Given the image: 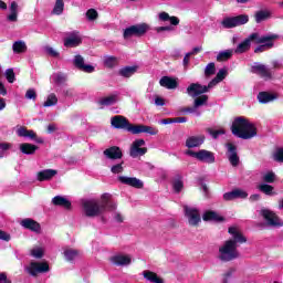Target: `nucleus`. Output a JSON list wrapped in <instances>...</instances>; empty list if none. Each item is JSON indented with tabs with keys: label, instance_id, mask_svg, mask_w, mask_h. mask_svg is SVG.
Returning a JSON list of instances; mask_svg holds the SVG:
<instances>
[{
	"label": "nucleus",
	"instance_id": "nucleus-1",
	"mask_svg": "<svg viewBox=\"0 0 283 283\" xmlns=\"http://www.w3.org/2000/svg\"><path fill=\"white\" fill-rule=\"evenodd\" d=\"M228 233L231 235V238L219 247L218 259L221 260V262H231L233 260H238V258H240L238 245L247 242V237H244V234H242V230L235 226L230 227L228 229Z\"/></svg>",
	"mask_w": 283,
	"mask_h": 283
},
{
	"label": "nucleus",
	"instance_id": "nucleus-2",
	"mask_svg": "<svg viewBox=\"0 0 283 283\" xmlns=\"http://www.w3.org/2000/svg\"><path fill=\"white\" fill-rule=\"evenodd\" d=\"M116 202L112 201L111 193H103L99 199H83L82 212L86 218H98L103 216L105 211H116Z\"/></svg>",
	"mask_w": 283,
	"mask_h": 283
},
{
	"label": "nucleus",
	"instance_id": "nucleus-3",
	"mask_svg": "<svg viewBox=\"0 0 283 283\" xmlns=\"http://www.w3.org/2000/svg\"><path fill=\"white\" fill-rule=\"evenodd\" d=\"M231 132L237 138H242V140H251L258 136V127L249 118L240 116L235 117L232 122Z\"/></svg>",
	"mask_w": 283,
	"mask_h": 283
},
{
	"label": "nucleus",
	"instance_id": "nucleus-4",
	"mask_svg": "<svg viewBox=\"0 0 283 283\" xmlns=\"http://www.w3.org/2000/svg\"><path fill=\"white\" fill-rule=\"evenodd\" d=\"M227 78V69H221L217 73V76L209 82V84L201 85L198 83H192L187 87V94L189 96H200L201 94H207L210 90H213L218 83H222Z\"/></svg>",
	"mask_w": 283,
	"mask_h": 283
},
{
	"label": "nucleus",
	"instance_id": "nucleus-5",
	"mask_svg": "<svg viewBox=\"0 0 283 283\" xmlns=\"http://www.w3.org/2000/svg\"><path fill=\"white\" fill-rule=\"evenodd\" d=\"M158 21L161 23H167V21H169L170 25L156 27L154 30L157 34H163V32H171L174 31V27L180 25V18L176 15H169V13L166 11L158 13Z\"/></svg>",
	"mask_w": 283,
	"mask_h": 283
},
{
	"label": "nucleus",
	"instance_id": "nucleus-6",
	"mask_svg": "<svg viewBox=\"0 0 283 283\" xmlns=\"http://www.w3.org/2000/svg\"><path fill=\"white\" fill-rule=\"evenodd\" d=\"M25 273L31 275V277H36L43 273H50V263L46 261H31L24 268Z\"/></svg>",
	"mask_w": 283,
	"mask_h": 283
},
{
	"label": "nucleus",
	"instance_id": "nucleus-7",
	"mask_svg": "<svg viewBox=\"0 0 283 283\" xmlns=\"http://www.w3.org/2000/svg\"><path fill=\"white\" fill-rule=\"evenodd\" d=\"M259 216H261L268 227H274L275 229H280V227H283V220L270 209H261L259 211Z\"/></svg>",
	"mask_w": 283,
	"mask_h": 283
},
{
	"label": "nucleus",
	"instance_id": "nucleus-8",
	"mask_svg": "<svg viewBox=\"0 0 283 283\" xmlns=\"http://www.w3.org/2000/svg\"><path fill=\"white\" fill-rule=\"evenodd\" d=\"M277 39L276 34H268V35H260L258 33V39H254V42L256 45H259L254 52L258 54L259 52H264L265 50H271L273 48L275 41Z\"/></svg>",
	"mask_w": 283,
	"mask_h": 283
},
{
	"label": "nucleus",
	"instance_id": "nucleus-9",
	"mask_svg": "<svg viewBox=\"0 0 283 283\" xmlns=\"http://www.w3.org/2000/svg\"><path fill=\"white\" fill-rule=\"evenodd\" d=\"M149 32V24L139 23L130 25L124 30V39H132V36H145Z\"/></svg>",
	"mask_w": 283,
	"mask_h": 283
},
{
	"label": "nucleus",
	"instance_id": "nucleus-10",
	"mask_svg": "<svg viewBox=\"0 0 283 283\" xmlns=\"http://www.w3.org/2000/svg\"><path fill=\"white\" fill-rule=\"evenodd\" d=\"M245 23H249V15L247 14L226 17L221 21V25L227 30H231V28H238V25H244Z\"/></svg>",
	"mask_w": 283,
	"mask_h": 283
},
{
	"label": "nucleus",
	"instance_id": "nucleus-11",
	"mask_svg": "<svg viewBox=\"0 0 283 283\" xmlns=\"http://www.w3.org/2000/svg\"><path fill=\"white\" fill-rule=\"evenodd\" d=\"M111 125L114 129H125L132 134V129L135 128V125L130 124L123 115H115L111 118Z\"/></svg>",
	"mask_w": 283,
	"mask_h": 283
},
{
	"label": "nucleus",
	"instance_id": "nucleus-12",
	"mask_svg": "<svg viewBox=\"0 0 283 283\" xmlns=\"http://www.w3.org/2000/svg\"><path fill=\"white\" fill-rule=\"evenodd\" d=\"M144 139H136L133 142L129 150L132 158H139V156H145L147 154V147H145Z\"/></svg>",
	"mask_w": 283,
	"mask_h": 283
},
{
	"label": "nucleus",
	"instance_id": "nucleus-13",
	"mask_svg": "<svg viewBox=\"0 0 283 283\" xmlns=\"http://www.w3.org/2000/svg\"><path fill=\"white\" fill-rule=\"evenodd\" d=\"M118 182L133 187V189H144L145 182L136 177L119 176L117 177Z\"/></svg>",
	"mask_w": 283,
	"mask_h": 283
},
{
	"label": "nucleus",
	"instance_id": "nucleus-14",
	"mask_svg": "<svg viewBox=\"0 0 283 283\" xmlns=\"http://www.w3.org/2000/svg\"><path fill=\"white\" fill-rule=\"evenodd\" d=\"M17 136H19L20 138H29V140H34L35 143H43L42 138H39L36 136V133L32 129H28L23 126H18L17 130H15Z\"/></svg>",
	"mask_w": 283,
	"mask_h": 283
},
{
	"label": "nucleus",
	"instance_id": "nucleus-15",
	"mask_svg": "<svg viewBox=\"0 0 283 283\" xmlns=\"http://www.w3.org/2000/svg\"><path fill=\"white\" fill-rule=\"evenodd\" d=\"M17 136H19L20 138H29V140H34L35 143H43L42 138H39L36 136V133L32 129H28L23 126H18L17 130H15Z\"/></svg>",
	"mask_w": 283,
	"mask_h": 283
},
{
	"label": "nucleus",
	"instance_id": "nucleus-16",
	"mask_svg": "<svg viewBox=\"0 0 283 283\" xmlns=\"http://www.w3.org/2000/svg\"><path fill=\"white\" fill-rule=\"evenodd\" d=\"M254 39H258V33L250 34L245 40L238 44L234 50L235 54H244L251 50V43H254Z\"/></svg>",
	"mask_w": 283,
	"mask_h": 283
},
{
	"label": "nucleus",
	"instance_id": "nucleus-17",
	"mask_svg": "<svg viewBox=\"0 0 283 283\" xmlns=\"http://www.w3.org/2000/svg\"><path fill=\"white\" fill-rule=\"evenodd\" d=\"M111 264L115 266H129L132 264V255L129 254H115L109 258Z\"/></svg>",
	"mask_w": 283,
	"mask_h": 283
},
{
	"label": "nucleus",
	"instance_id": "nucleus-18",
	"mask_svg": "<svg viewBox=\"0 0 283 283\" xmlns=\"http://www.w3.org/2000/svg\"><path fill=\"white\" fill-rule=\"evenodd\" d=\"M186 218L191 227H197L200 222V211L196 208L186 207L185 208Z\"/></svg>",
	"mask_w": 283,
	"mask_h": 283
},
{
	"label": "nucleus",
	"instance_id": "nucleus-19",
	"mask_svg": "<svg viewBox=\"0 0 283 283\" xmlns=\"http://www.w3.org/2000/svg\"><path fill=\"white\" fill-rule=\"evenodd\" d=\"M226 147L228 149L227 156L230 165H232V167H238V165H240V157L238 156V147H235V145L233 144H227Z\"/></svg>",
	"mask_w": 283,
	"mask_h": 283
},
{
	"label": "nucleus",
	"instance_id": "nucleus-20",
	"mask_svg": "<svg viewBox=\"0 0 283 283\" xmlns=\"http://www.w3.org/2000/svg\"><path fill=\"white\" fill-rule=\"evenodd\" d=\"M59 174L56 169H43L36 172V180L39 182H50Z\"/></svg>",
	"mask_w": 283,
	"mask_h": 283
},
{
	"label": "nucleus",
	"instance_id": "nucleus-21",
	"mask_svg": "<svg viewBox=\"0 0 283 283\" xmlns=\"http://www.w3.org/2000/svg\"><path fill=\"white\" fill-rule=\"evenodd\" d=\"M256 98L259 103L266 105L269 103H273V101H277L280 98V94L275 92H260Z\"/></svg>",
	"mask_w": 283,
	"mask_h": 283
},
{
	"label": "nucleus",
	"instance_id": "nucleus-22",
	"mask_svg": "<svg viewBox=\"0 0 283 283\" xmlns=\"http://www.w3.org/2000/svg\"><path fill=\"white\" fill-rule=\"evenodd\" d=\"M238 198H240L241 200H244L247 198H249V193L245 190L242 189H234L230 192H226L223 195V200L226 201H231V200H238Z\"/></svg>",
	"mask_w": 283,
	"mask_h": 283
},
{
	"label": "nucleus",
	"instance_id": "nucleus-23",
	"mask_svg": "<svg viewBox=\"0 0 283 283\" xmlns=\"http://www.w3.org/2000/svg\"><path fill=\"white\" fill-rule=\"evenodd\" d=\"M73 63L77 70H81L82 72H86V74H92L94 72V66L90 64H85V59H83L82 55H75Z\"/></svg>",
	"mask_w": 283,
	"mask_h": 283
},
{
	"label": "nucleus",
	"instance_id": "nucleus-24",
	"mask_svg": "<svg viewBox=\"0 0 283 283\" xmlns=\"http://www.w3.org/2000/svg\"><path fill=\"white\" fill-rule=\"evenodd\" d=\"M132 134H149L150 136L158 135V128L146 126V125H135V128H130Z\"/></svg>",
	"mask_w": 283,
	"mask_h": 283
},
{
	"label": "nucleus",
	"instance_id": "nucleus-25",
	"mask_svg": "<svg viewBox=\"0 0 283 283\" xmlns=\"http://www.w3.org/2000/svg\"><path fill=\"white\" fill-rule=\"evenodd\" d=\"M81 43H83V40L78 32H73L66 39H64V48H77V45H81Z\"/></svg>",
	"mask_w": 283,
	"mask_h": 283
},
{
	"label": "nucleus",
	"instance_id": "nucleus-26",
	"mask_svg": "<svg viewBox=\"0 0 283 283\" xmlns=\"http://www.w3.org/2000/svg\"><path fill=\"white\" fill-rule=\"evenodd\" d=\"M20 224L21 227H23V229H28L33 233H41V224L33 219H30V218L23 219L20 222Z\"/></svg>",
	"mask_w": 283,
	"mask_h": 283
},
{
	"label": "nucleus",
	"instance_id": "nucleus-27",
	"mask_svg": "<svg viewBox=\"0 0 283 283\" xmlns=\"http://www.w3.org/2000/svg\"><path fill=\"white\" fill-rule=\"evenodd\" d=\"M252 72L253 74H258L262 78H270L271 77V71L269 67L262 63H254L252 65Z\"/></svg>",
	"mask_w": 283,
	"mask_h": 283
},
{
	"label": "nucleus",
	"instance_id": "nucleus-28",
	"mask_svg": "<svg viewBox=\"0 0 283 283\" xmlns=\"http://www.w3.org/2000/svg\"><path fill=\"white\" fill-rule=\"evenodd\" d=\"M19 149L24 156H34L39 150V146L31 143H22L19 145Z\"/></svg>",
	"mask_w": 283,
	"mask_h": 283
},
{
	"label": "nucleus",
	"instance_id": "nucleus-29",
	"mask_svg": "<svg viewBox=\"0 0 283 283\" xmlns=\"http://www.w3.org/2000/svg\"><path fill=\"white\" fill-rule=\"evenodd\" d=\"M198 160L200 163H207L208 165H213V163H216V155L209 150L201 149L199 150Z\"/></svg>",
	"mask_w": 283,
	"mask_h": 283
},
{
	"label": "nucleus",
	"instance_id": "nucleus-30",
	"mask_svg": "<svg viewBox=\"0 0 283 283\" xmlns=\"http://www.w3.org/2000/svg\"><path fill=\"white\" fill-rule=\"evenodd\" d=\"M9 14L7 17L8 21L12 23H17L19 20V3L17 1H12L9 6Z\"/></svg>",
	"mask_w": 283,
	"mask_h": 283
},
{
	"label": "nucleus",
	"instance_id": "nucleus-31",
	"mask_svg": "<svg viewBox=\"0 0 283 283\" xmlns=\"http://www.w3.org/2000/svg\"><path fill=\"white\" fill-rule=\"evenodd\" d=\"M202 143H205L203 135L190 136L186 139V147H188V149H193L196 147H200V145H202Z\"/></svg>",
	"mask_w": 283,
	"mask_h": 283
},
{
	"label": "nucleus",
	"instance_id": "nucleus-32",
	"mask_svg": "<svg viewBox=\"0 0 283 283\" xmlns=\"http://www.w3.org/2000/svg\"><path fill=\"white\" fill-rule=\"evenodd\" d=\"M159 85L166 90H176V87H178V81L174 77L163 76L159 80Z\"/></svg>",
	"mask_w": 283,
	"mask_h": 283
},
{
	"label": "nucleus",
	"instance_id": "nucleus-33",
	"mask_svg": "<svg viewBox=\"0 0 283 283\" xmlns=\"http://www.w3.org/2000/svg\"><path fill=\"white\" fill-rule=\"evenodd\" d=\"M104 156L111 160H118V158H123V153L120 151V148L113 146L104 150Z\"/></svg>",
	"mask_w": 283,
	"mask_h": 283
},
{
	"label": "nucleus",
	"instance_id": "nucleus-34",
	"mask_svg": "<svg viewBox=\"0 0 283 283\" xmlns=\"http://www.w3.org/2000/svg\"><path fill=\"white\" fill-rule=\"evenodd\" d=\"M195 98L193 101V106L195 112H197V116H200V112H198L199 107H203V105H207L209 102V96L208 95H197V96H191Z\"/></svg>",
	"mask_w": 283,
	"mask_h": 283
},
{
	"label": "nucleus",
	"instance_id": "nucleus-35",
	"mask_svg": "<svg viewBox=\"0 0 283 283\" xmlns=\"http://www.w3.org/2000/svg\"><path fill=\"white\" fill-rule=\"evenodd\" d=\"M52 205L54 207H63V209H72V202L63 196H55L52 199Z\"/></svg>",
	"mask_w": 283,
	"mask_h": 283
},
{
	"label": "nucleus",
	"instance_id": "nucleus-36",
	"mask_svg": "<svg viewBox=\"0 0 283 283\" xmlns=\"http://www.w3.org/2000/svg\"><path fill=\"white\" fill-rule=\"evenodd\" d=\"M202 219L205 220V222H222V220H224V218H222V216L218 214V212L216 211H206L202 216Z\"/></svg>",
	"mask_w": 283,
	"mask_h": 283
},
{
	"label": "nucleus",
	"instance_id": "nucleus-37",
	"mask_svg": "<svg viewBox=\"0 0 283 283\" xmlns=\"http://www.w3.org/2000/svg\"><path fill=\"white\" fill-rule=\"evenodd\" d=\"M64 258L67 262H73V260H78V258H81V251L67 248L64 250Z\"/></svg>",
	"mask_w": 283,
	"mask_h": 283
},
{
	"label": "nucleus",
	"instance_id": "nucleus-38",
	"mask_svg": "<svg viewBox=\"0 0 283 283\" xmlns=\"http://www.w3.org/2000/svg\"><path fill=\"white\" fill-rule=\"evenodd\" d=\"M138 72V66L133 65V66H125L119 70L118 74L119 76H123L124 78H132L134 74Z\"/></svg>",
	"mask_w": 283,
	"mask_h": 283
},
{
	"label": "nucleus",
	"instance_id": "nucleus-39",
	"mask_svg": "<svg viewBox=\"0 0 283 283\" xmlns=\"http://www.w3.org/2000/svg\"><path fill=\"white\" fill-rule=\"evenodd\" d=\"M143 276L145 277V280H147V282L165 283V280H163V277L158 276V274H156V272L144 271Z\"/></svg>",
	"mask_w": 283,
	"mask_h": 283
},
{
	"label": "nucleus",
	"instance_id": "nucleus-40",
	"mask_svg": "<svg viewBox=\"0 0 283 283\" xmlns=\"http://www.w3.org/2000/svg\"><path fill=\"white\" fill-rule=\"evenodd\" d=\"M118 103V94H112L99 99V105L109 107V105H116Z\"/></svg>",
	"mask_w": 283,
	"mask_h": 283
},
{
	"label": "nucleus",
	"instance_id": "nucleus-41",
	"mask_svg": "<svg viewBox=\"0 0 283 283\" xmlns=\"http://www.w3.org/2000/svg\"><path fill=\"white\" fill-rule=\"evenodd\" d=\"M259 191L264 193L265 196H277L275 188L269 184H260L258 186Z\"/></svg>",
	"mask_w": 283,
	"mask_h": 283
},
{
	"label": "nucleus",
	"instance_id": "nucleus-42",
	"mask_svg": "<svg viewBox=\"0 0 283 283\" xmlns=\"http://www.w3.org/2000/svg\"><path fill=\"white\" fill-rule=\"evenodd\" d=\"M262 180L265 185H273L277 180V175L273 170H266L262 174Z\"/></svg>",
	"mask_w": 283,
	"mask_h": 283
},
{
	"label": "nucleus",
	"instance_id": "nucleus-43",
	"mask_svg": "<svg viewBox=\"0 0 283 283\" xmlns=\"http://www.w3.org/2000/svg\"><path fill=\"white\" fill-rule=\"evenodd\" d=\"M30 255L35 258V260H41L45 255V248L41 245H35L30 250Z\"/></svg>",
	"mask_w": 283,
	"mask_h": 283
},
{
	"label": "nucleus",
	"instance_id": "nucleus-44",
	"mask_svg": "<svg viewBox=\"0 0 283 283\" xmlns=\"http://www.w3.org/2000/svg\"><path fill=\"white\" fill-rule=\"evenodd\" d=\"M59 105V97L54 93H50L43 102V107H54Z\"/></svg>",
	"mask_w": 283,
	"mask_h": 283
},
{
	"label": "nucleus",
	"instance_id": "nucleus-45",
	"mask_svg": "<svg viewBox=\"0 0 283 283\" xmlns=\"http://www.w3.org/2000/svg\"><path fill=\"white\" fill-rule=\"evenodd\" d=\"M12 50L14 54H23V52H27L28 45L22 40H19L13 43Z\"/></svg>",
	"mask_w": 283,
	"mask_h": 283
},
{
	"label": "nucleus",
	"instance_id": "nucleus-46",
	"mask_svg": "<svg viewBox=\"0 0 283 283\" xmlns=\"http://www.w3.org/2000/svg\"><path fill=\"white\" fill-rule=\"evenodd\" d=\"M52 83H55L56 85H63L67 81V76L63 73H53L51 75Z\"/></svg>",
	"mask_w": 283,
	"mask_h": 283
},
{
	"label": "nucleus",
	"instance_id": "nucleus-47",
	"mask_svg": "<svg viewBox=\"0 0 283 283\" xmlns=\"http://www.w3.org/2000/svg\"><path fill=\"white\" fill-rule=\"evenodd\" d=\"M64 9H65V2H63V0H56L54 8L52 10V14L60 17V14H63Z\"/></svg>",
	"mask_w": 283,
	"mask_h": 283
},
{
	"label": "nucleus",
	"instance_id": "nucleus-48",
	"mask_svg": "<svg viewBox=\"0 0 283 283\" xmlns=\"http://www.w3.org/2000/svg\"><path fill=\"white\" fill-rule=\"evenodd\" d=\"M233 56V50L229 49L226 51L219 52L217 55V61L222 62V61H229Z\"/></svg>",
	"mask_w": 283,
	"mask_h": 283
},
{
	"label": "nucleus",
	"instance_id": "nucleus-49",
	"mask_svg": "<svg viewBox=\"0 0 283 283\" xmlns=\"http://www.w3.org/2000/svg\"><path fill=\"white\" fill-rule=\"evenodd\" d=\"M185 188V184L182 182V177H176L172 181V189L176 193H180Z\"/></svg>",
	"mask_w": 283,
	"mask_h": 283
},
{
	"label": "nucleus",
	"instance_id": "nucleus-50",
	"mask_svg": "<svg viewBox=\"0 0 283 283\" xmlns=\"http://www.w3.org/2000/svg\"><path fill=\"white\" fill-rule=\"evenodd\" d=\"M103 61L106 67H115L118 64V59L112 55H105Z\"/></svg>",
	"mask_w": 283,
	"mask_h": 283
},
{
	"label": "nucleus",
	"instance_id": "nucleus-51",
	"mask_svg": "<svg viewBox=\"0 0 283 283\" xmlns=\"http://www.w3.org/2000/svg\"><path fill=\"white\" fill-rule=\"evenodd\" d=\"M12 148V144L2 142L0 143V158H6L8 156V151Z\"/></svg>",
	"mask_w": 283,
	"mask_h": 283
},
{
	"label": "nucleus",
	"instance_id": "nucleus-52",
	"mask_svg": "<svg viewBox=\"0 0 283 283\" xmlns=\"http://www.w3.org/2000/svg\"><path fill=\"white\" fill-rule=\"evenodd\" d=\"M271 15L269 11H258L255 13V22L262 23V21H266V19Z\"/></svg>",
	"mask_w": 283,
	"mask_h": 283
},
{
	"label": "nucleus",
	"instance_id": "nucleus-53",
	"mask_svg": "<svg viewBox=\"0 0 283 283\" xmlns=\"http://www.w3.org/2000/svg\"><path fill=\"white\" fill-rule=\"evenodd\" d=\"M273 160H275V163H283V148L282 147H277L274 153H273Z\"/></svg>",
	"mask_w": 283,
	"mask_h": 283
},
{
	"label": "nucleus",
	"instance_id": "nucleus-54",
	"mask_svg": "<svg viewBox=\"0 0 283 283\" xmlns=\"http://www.w3.org/2000/svg\"><path fill=\"white\" fill-rule=\"evenodd\" d=\"M216 74V63L210 62L205 69L206 76H213Z\"/></svg>",
	"mask_w": 283,
	"mask_h": 283
},
{
	"label": "nucleus",
	"instance_id": "nucleus-55",
	"mask_svg": "<svg viewBox=\"0 0 283 283\" xmlns=\"http://www.w3.org/2000/svg\"><path fill=\"white\" fill-rule=\"evenodd\" d=\"M208 134H210L212 138H218L219 136L224 135L226 132H224V128H220V129L208 128Z\"/></svg>",
	"mask_w": 283,
	"mask_h": 283
},
{
	"label": "nucleus",
	"instance_id": "nucleus-56",
	"mask_svg": "<svg viewBox=\"0 0 283 283\" xmlns=\"http://www.w3.org/2000/svg\"><path fill=\"white\" fill-rule=\"evenodd\" d=\"M86 19H88V21H96V19H98V11L95 9L87 10Z\"/></svg>",
	"mask_w": 283,
	"mask_h": 283
},
{
	"label": "nucleus",
	"instance_id": "nucleus-57",
	"mask_svg": "<svg viewBox=\"0 0 283 283\" xmlns=\"http://www.w3.org/2000/svg\"><path fill=\"white\" fill-rule=\"evenodd\" d=\"M4 76L8 81V83H13L15 81L14 70L8 69L4 73Z\"/></svg>",
	"mask_w": 283,
	"mask_h": 283
},
{
	"label": "nucleus",
	"instance_id": "nucleus-58",
	"mask_svg": "<svg viewBox=\"0 0 283 283\" xmlns=\"http://www.w3.org/2000/svg\"><path fill=\"white\" fill-rule=\"evenodd\" d=\"M45 52L49 54V56H53V59H59L60 53L52 46H45Z\"/></svg>",
	"mask_w": 283,
	"mask_h": 283
},
{
	"label": "nucleus",
	"instance_id": "nucleus-59",
	"mask_svg": "<svg viewBox=\"0 0 283 283\" xmlns=\"http://www.w3.org/2000/svg\"><path fill=\"white\" fill-rule=\"evenodd\" d=\"M25 98H28V101H36V91L29 88L25 93Z\"/></svg>",
	"mask_w": 283,
	"mask_h": 283
},
{
	"label": "nucleus",
	"instance_id": "nucleus-60",
	"mask_svg": "<svg viewBox=\"0 0 283 283\" xmlns=\"http://www.w3.org/2000/svg\"><path fill=\"white\" fill-rule=\"evenodd\" d=\"M113 219L115 220V222H124L125 221V217L123 216V213H120L118 211L113 212Z\"/></svg>",
	"mask_w": 283,
	"mask_h": 283
},
{
	"label": "nucleus",
	"instance_id": "nucleus-61",
	"mask_svg": "<svg viewBox=\"0 0 283 283\" xmlns=\"http://www.w3.org/2000/svg\"><path fill=\"white\" fill-rule=\"evenodd\" d=\"M112 174H123V164H117L111 168Z\"/></svg>",
	"mask_w": 283,
	"mask_h": 283
},
{
	"label": "nucleus",
	"instance_id": "nucleus-62",
	"mask_svg": "<svg viewBox=\"0 0 283 283\" xmlns=\"http://www.w3.org/2000/svg\"><path fill=\"white\" fill-rule=\"evenodd\" d=\"M0 240H3L4 242H10L11 240L10 233L0 230Z\"/></svg>",
	"mask_w": 283,
	"mask_h": 283
},
{
	"label": "nucleus",
	"instance_id": "nucleus-63",
	"mask_svg": "<svg viewBox=\"0 0 283 283\" xmlns=\"http://www.w3.org/2000/svg\"><path fill=\"white\" fill-rule=\"evenodd\" d=\"M191 59V53H186L185 57H184V67H188L189 66V61Z\"/></svg>",
	"mask_w": 283,
	"mask_h": 283
},
{
	"label": "nucleus",
	"instance_id": "nucleus-64",
	"mask_svg": "<svg viewBox=\"0 0 283 283\" xmlns=\"http://www.w3.org/2000/svg\"><path fill=\"white\" fill-rule=\"evenodd\" d=\"M0 283H12V281L8 280L6 273H0Z\"/></svg>",
	"mask_w": 283,
	"mask_h": 283
}]
</instances>
